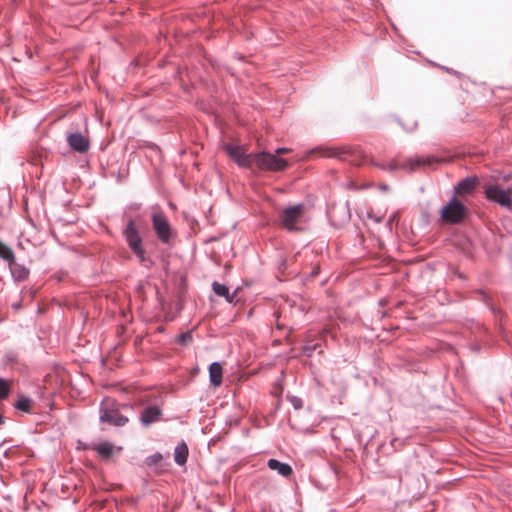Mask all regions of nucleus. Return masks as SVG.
<instances>
[{"label":"nucleus","instance_id":"nucleus-27","mask_svg":"<svg viewBox=\"0 0 512 512\" xmlns=\"http://www.w3.org/2000/svg\"><path fill=\"white\" fill-rule=\"evenodd\" d=\"M333 156L338 157V158H340V159H342V160H346V159H347V157H346V154H345V153H342V154H334Z\"/></svg>","mask_w":512,"mask_h":512},{"label":"nucleus","instance_id":"nucleus-24","mask_svg":"<svg viewBox=\"0 0 512 512\" xmlns=\"http://www.w3.org/2000/svg\"><path fill=\"white\" fill-rule=\"evenodd\" d=\"M192 340V335L187 332V333H182L178 336L177 338V341L178 343L182 344V345H185L187 344L188 342H190Z\"/></svg>","mask_w":512,"mask_h":512},{"label":"nucleus","instance_id":"nucleus-13","mask_svg":"<svg viewBox=\"0 0 512 512\" xmlns=\"http://www.w3.org/2000/svg\"><path fill=\"white\" fill-rule=\"evenodd\" d=\"M476 183L475 178L466 177L455 186L454 192L459 195L471 194L476 187Z\"/></svg>","mask_w":512,"mask_h":512},{"label":"nucleus","instance_id":"nucleus-2","mask_svg":"<svg viewBox=\"0 0 512 512\" xmlns=\"http://www.w3.org/2000/svg\"><path fill=\"white\" fill-rule=\"evenodd\" d=\"M441 162L439 158H435L432 156L420 157L415 156L407 159L402 163H398L396 160L390 161L387 165L382 166V169H386L389 171H395L398 169H403L407 172H413L420 167H432L434 164Z\"/></svg>","mask_w":512,"mask_h":512},{"label":"nucleus","instance_id":"nucleus-3","mask_svg":"<svg viewBox=\"0 0 512 512\" xmlns=\"http://www.w3.org/2000/svg\"><path fill=\"white\" fill-rule=\"evenodd\" d=\"M99 414L100 422L112 426L121 427L128 422V418L120 414L119 410L115 407V401L111 398H105L101 402Z\"/></svg>","mask_w":512,"mask_h":512},{"label":"nucleus","instance_id":"nucleus-19","mask_svg":"<svg viewBox=\"0 0 512 512\" xmlns=\"http://www.w3.org/2000/svg\"><path fill=\"white\" fill-rule=\"evenodd\" d=\"M31 399L25 396H21L15 403L14 407L23 412L29 413L31 409Z\"/></svg>","mask_w":512,"mask_h":512},{"label":"nucleus","instance_id":"nucleus-5","mask_svg":"<svg viewBox=\"0 0 512 512\" xmlns=\"http://www.w3.org/2000/svg\"><path fill=\"white\" fill-rule=\"evenodd\" d=\"M254 164L262 170L283 171L288 167V162L269 152H260L254 155Z\"/></svg>","mask_w":512,"mask_h":512},{"label":"nucleus","instance_id":"nucleus-16","mask_svg":"<svg viewBox=\"0 0 512 512\" xmlns=\"http://www.w3.org/2000/svg\"><path fill=\"white\" fill-rule=\"evenodd\" d=\"M212 289L217 296L224 297L228 303H232L234 301L237 290H235L232 294L229 292V288L218 282H213Z\"/></svg>","mask_w":512,"mask_h":512},{"label":"nucleus","instance_id":"nucleus-29","mask_svg":"<svg viewBox=\"0 0 512 512\" xmlns=\"http://www.w3.org/2000/svg\"><path fill=\"white\" fill-rule=\"evenodd\" d=\"M2 244H3V243H2V242H0V246H2Z\"/></svg>","mask_w":512,"mask_h":512},{"label":"nucleus","instance_id":"nucleus-23","mask_svg":"<svg viewBox=\"0 0 512 512\" xmlns=\"http://www.w3.org/2000/svg\"><path fill=\"white\" fill-rule=\"evenodd\" d=\"M291 405L296 409H301L303 407V401L301 398L297 396H288L287 397Z\"/></svg>","mask_w":512,"mask_h":512},{"label":"nucleus","instance_id":"nucleus-4","mask_svg":"<svg viewBox=\"0 0 512 512\" xmlns=\"http://www.w3.org/2000/svg\"><path fill=\"white\" fill-rule=\"evenodd\" d=\"M467 215L466 206L456 197H452L449 202L444 205L440 211L443 222L449 224H457L464 220Z\"/></svg>","mask_w":512,"mask_h":512},{"label":"nucleus","instance_id":"nucleus-15","mask_svg":"<svg viewBox=\"0 0 512 512\" xmlns=\"http://www.w3.org/2000/svg\"><path fill=\"white\" fill-rule=\"evenodd\" d=\"M223 368L220 363L213 362L209 366V378L211 385L217 387L222 383Z\"/></svg>","mask_w":512,"mask_h":512},{"label":"nucleus","instance_id":"nucleus-14","mask_svg":"<svg viewBox=\"0 0 512 512\" xmlns=\"http://www.w3.org/2000/svg\"><path fill=\"white\" fill-rule=\"evenodd\" d=\"M267 466L269 469L277 471L283 477H289L293 472L292 467L289 464L280 462L274 458L268 460Z\"/></svg>","mask_w":512,"mask_h":512},{"label":"nucleus","instance_id":"nucleus-6","mask_svg":"<svg viewBox=\"0 0 512 512\" xmlns=\"http://www.w3.org/2000/svg\"><path fill=\"white\" fill-rule=\"evenodd\" d=\"M124 237L133 253L141 263L146 261L145 250L142 246V238L133 220H130L124 229Z\"/></svg>","mask_w":512,"mask_h":512},{"label":"nucleus","instance_id":"nucleus-17","mask_svg":"<svg viewBox=\"0 0 512 512\" xmlns=\"http://www.w3.org/2000/svg\"><path fill=\"white\" fill-rule=\"evenodd\" d=\"M188 458V447L184 441L179 443L174 450V461L182 466L187 462Z\"/></svg>","mask_w":512,"mask_h":512},{"label":"nucleus","instance_id":"nucleus-1","mask_svg":"<svg viewBox=\"0 0 512 512\" xmlns=\"http://www.w3.org/2000/svg\"><path fill=\"white\" fill-rule=\"evenodd\" d=\"M309 221L307 207L302 204L289 205L279 213V225L289 232H300Z\"/></svg>","mask_w":512,"mask_h":512},{"label":"nucleus","instance_id":"nucleus-10","mask_svg":"<svg viewBox=\"0 0 512 512\" xmlns=\"http://www.w3.org/2000/svg\"><path fill=\"white\" fill-rule=\"evenodd\" d=\"M67 143L72 150L78 153H86L90 148L89 139L79 132L68 134Z\"/></svg>","mask_w":512,"mask_h":512},{"label":"nucleus","instance_id":"nucleus-26","mask_svg":"<svg viewBox=\"0 0 512 512\" xmlns=\"http://www.w3.org/2000/svg\"><path fill=\"white\" fill-rule=\"evenodd\" d=\"M367 217H368L369 219L374 220L376 223H380V222L382 221V217H380V216H374V215H372V213H370V212H368V213H367Z\"/></svg>","mask_w":512,"mask_h":512},{"label":"nucleus","instance_id":"nucleus-9","mask_svg":"<svg viewBox=\"0 0 512 512\" xmlns=\"http://www.w3.org/2000/svg\"><path fill=\"white\" fill-rule=\"evenodd\" d=\"M485 194L489 200L507 209H512V199L509 189H502L498 185H492L486 189Z\"/></svg>","mask_w":512,"mask_h":512},{"label":"nucleus","instance_id":"nucleus-21","mask_svg":"<svg viewBox=\"0 0 512 512\" xmlns=\"http://www.w3.org/2000/svg\"><path fill=\"white\" fill-rule=\"evenodd\" d=\"M10 393V386L7 380L0 378V399H6Z\"/></svg>","mask_w":512,"mask_h":512},{"label":"nucleus","instance_id":"nucleus-28","mask_svg":"<svg viewBox=\"0 0 512 512\" xmlns=\"http://www.w3.org/2000/svg\"><path fill=\"white\" fill-rule=\"evenodd\" d=\"M4 423V417L0 414V425Z\"/></svg>","mask_w":512,"mask_h":512},{"label":"nucleus","instance_id":"nucleus-20","mask_svg":"<svg viewBox=\"0 0 512 512\" xmlns=\"http://www.w3.org/2000/svg\"><path fill=\"white\" fill-rule=\"evenodd\" d=\"M0 258L7 261L9 264L10 262H13V260L15 259L14 252L10 247L6 246L5 244H2V246H0Z\"/></svg>","mask_w":512,"mask_h":512},{"label":"nucleus","instance_id":"nucleus-18","mask_svg":"<svg viewBox=\"0 0 512 512\" xmlns=\"http://www.w3.org/2000/svg\"><path fill=\"white\" fill-rule=\"evenodd\" d=\"M94 450L98 452L102 459H108L113 453V445L107 441L101 442L94 446Z\"/></svg>","mask_w":512,"mask_h":512},{"label":"nucleus","instance_id":"nucleus-11","mask_svg":"<svg viewBox=\"0 0 512 512\" xmlns=\"http://www.w3.org/2000/svg\"><path fill=\"white\" fill-rule=\"evenodd\" d=\"M161 415L162 411L158 406H148L142 411L140 415V422L143 426H149L158 421Z\"/></svg>","mask_w":512,"mask_h":512},{"label":"nucleus","instance_id":"nucleus-7","mask_svg":"<svg viewBox=\"0 0 512 512\" xmlns=\"http://www.w3.org/2000/svg\"><path fill=\"white\" fill-rule=\"evenodd\" d=\"M153 229L162 243H169L171 239V226L162 211H156L151 216Z\"/></svg>","mask_w":512,"mask_h":512},{"label":"nucleus","instance_id":"nucleus-22","mask_svg":"<svg viewBox=\"0 0 512 512\" xmlns=\"http://www.w3.org/2000/svg\"><path fill=\"white\" fill-rule=\"evenodd\" d=\"M163 459L162 455L160 453H154L146 458V464L148 466L155 465L159 463Z\"/></svg>","mask_w":512,"mask_h":512},{"label":"nucleus","instance_id":"nucleus-25","mask_svg":"<svg viewBox=\"0 0 512 512\" xmlns=\"http://www.w3.org/2000/svg\"><path fill=\"white\" fill-rule=\"evenodd\" d=\"M290 151H291V148L281 147V148H277V149L275 150V153H274V154L278 156V155H280V154H285V153H288V152H290Z\"/></svg>","mask_w":512,"mask_h":512},{"label":"nucleus","instance_id":"nucleus-12","mask_svg":"<svg viewBox=\"0 0 512 512\" xmlns=\"http://www.w3.org/2000/svg\"><path fill=\"white\" fill-rule=\"evenodd\" d=\"M8 265L10 268L11 275L15 281H24L29 276V269L26 268L24 265L17 263L15 259Z\"/></svg>","mask_w":512,"mask_h":512},{"label":"nucleus","instance_id":"nucleus-8","mask_svg":"<svg viewBox=\"0 0 512 512\" xmlns=\"http://www.w3.org/2000/svg\"><path fill=\"white\" fill-rule=\"evenodd\" d=\"M224 150L240 167L248 168L254 164V155L248 154L242 146L226 144Z\"/></svg>","mask_w":512,"mask_h":512}]
</instances>
